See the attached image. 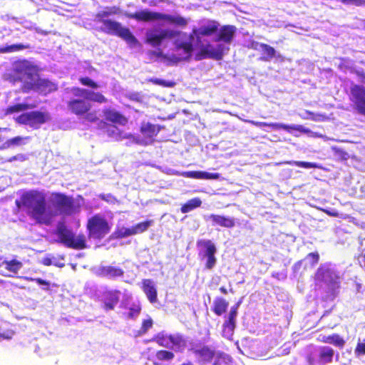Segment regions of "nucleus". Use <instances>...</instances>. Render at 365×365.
I'll list each match as a JSON object with an SVG mask.
<instances>
[{
  "label": "nucleus",
  "mask_w": 365,
  "mask_h": 365,
  "mask_svg": "<svg viewBox=\"0 0 365 365\" xmlns=\"http://www.w3.org/2000/svg\"><path fill=\"white\" fill-rule=\"evenodd\" d=\"M19 209H24L27 215L37 224L50 225L53 215L48 210L46 194L38 190L24 192L15 202Z\"/></svg>",
  "instance_id": "f257e3e1"
},
{
  "label": "nucleus",
  "mask_w": 365,
  "mask_h": 365,
  "mask_svg": "<svg viewBox=\"0 0 365 365\" xmlns=\"http://www.w3.org/2000/svg\"><path fill=\"white\" fill-rule=\"evenodd\" d=\"M103 119L98 123V128L103 130L109 138L117 140L129 138L130 135H126L119 130L117 126H125L128 123V118L121 112L110 107H105L102 110Z\"/></svg>",
  "instance_id": "f03ea898"
},
{
  "label": "nucleus",
  "mask_w": 365,
  "mask_h": 365,
  "mask_svg": "<svg viewBox=\"0 0 365 365\" xmlns=\"http://www.w3.org/2000/svg\"><path fill=\"white\" fill-rule=\"evenodd\" d=\"M55 235L57 236L56 241L68 248L81 250L87 247L85 235L80 233L76 235L64 222H59L57 225Z\"/></svg>",
  "instance_id": "7ed1b4c3"
},
{
  "label": "nucleus",
  "mask_w": 365,
  "mask_h": 365,
  "mask_svg": "<svg viewBox=\"0 0 365 365\" xmlns=\"http://www.w3.org/2000/svg\"><path fill=\"white\" fill-rule=\"evenodd\" d=\"M125 16L137 21L150 22L154 21H165L171 24L180 26H185L187 24V20L181 16H173L167 14L150 11L148 9L126 14Z\"/></svg>",
  "instance_id": "20e7f679"
},
{
  "label": "nucleus",
  "mask_w": 365,
  "mask_h": 365,
  "mask_svg": "<svg viewBox=\"0 0 365 365\" xmlns=\"http://www.w3.org/2000/svg\"><path fill=\"white\" fill-rule=\"evenodd\" d=\"M86 230L89 239L101 240L110 233L111 225L103 215L95 214L88 219Z\"/></svg>",
  "instance_id": "39448f33"
},
{
  "label": "nucleus",
  "mask_w": 365,
  "mask_h": 365,
  "mask_svg": "<svg viewBox=\"0 0 365 365\" xmlns=\"http://www.w3.org/2000/svg\"><path fill=\"white\" fill-rule=\"evenodd\" d=\"M91 104L82 98H71L67 102V108L72 113L84 119L89 123H96L99 118L95 111L91 112Z\"/></svg>",
  "instance_id": "423d86ee"
},
{
  "label": "nucleus",
  "mask_w": 365,
  "mask_h": 365,
  "mask_svg": "<svg viewBox=\"0 0 365 365\" xmlns=\"http://www.w3.org/2000/svg\"><path fill=\"white\" fill-rule=\"evenodd\" d=\"M101 23L103 25L102 30L105 33L121 38L130 46H135L138 43V39L130 29L122 26L120 23L111 19L103 21Z\"/></svg>",
  "instance_id": "0eeeda50"
},
{
  "label": "nucleus",
  "mask_w": 365,
  "mask_h": 365,
  "mask_svg": "<svg viewBox=\"0 0 365 365\" xmlns=\"http://www.w3.org/2000/svg\"><path fill=\"white\" fill-rule=\"evenodd\" d=\"M53 205L60 215L71 216L79 211L73 198L61 192H52Z\"/></svg>",
  "instance_id": "6e6552de"
},
{
  "label": "nucleus",
  "mask_w": 365,
  "mask_h": 365,
  "mask_svg": "<svg viewBox=\"0 0 365 365\" xmlns=\"http://www.w3.org/2000/svg\"><path fill=\"white\" fill-rule=\"evenodd\" d=\"M51 116L48 112L34 110L24 113L16 118V122L21 125H26L34 129H38L41 125L50 120Z\"/></svg>",
  "instance_id": "1a4fd4ad"
},
{
  "label": "nucleus",
  "mask_w": 365,
  "mask_h": 365,
  "mask_svg": "<svg viewBox=\"0 0 365 365\" xmlns=\"http://www.w3.org/2000/svg\"><path fill=\"white\" fill-rule=\"evenodd\" d=\"M23 93H27L36 91L40 94L46 96L58 90V85L46 78H37L34 82H24L21 86Z\"/></svg>",
  "instance_id": "9d476101"
},
{
  "label": "nucleus",
  "mask_w": 365,
  "mask_h": 365,
  "mask_svg": "<svg viewBox=\"0 0 365 365\" xmlns=\"http://www.w3.org/2000/svg\"><path fill=\"white\" fill-rule=\"evenodd\" d=\"M34 66L27 60H19L14 63L11 73L8 75L7 80L15 83L22 81L24 76H32Z\"/></svg>",
  "instance_id": "9b49d317"
},
{
  "label": "nucleus",
  "mask_w": 365,
  "mask_h": 365,
  "mask_svg": "<svg viewBox=\"0 0 365 365\" xmlns=\"http://www.w3.org/2000/svg\"><path fill=\"white\" fill-rule=\"evenodd\" d=\"M189 351L195 356L200 364L210 363L215 357V350L200 341L192 344Z\"/></svg>",
  "instance_id": "f8f14e48"
},
{
  "label": "nucleus",
  "mask_w": 365,
  "mask_h": 365,
  "mask_svg": "<svg viewBox=\"0 0 365 365\" xmlns=\"http://www.w3.org/2000/svg\"><path fill=\"white\" fill-rule=\"evenodd\" d=\"M241 304V302H237L233 305L228 313V315L225 317V322L222 326V336L227 339H232L234 335L235 329L236 328V320L238 314V308Z\"/></svg>",
  "instance_id": "ddd939ff"
},
{
  "label": "nucleus",
  "mask_w": 365,
  "mask_h": 365,
  "mask_svg": "<svg viewBox=\"0 0 365 365\" xmlns=\"http://www.w3.org/2000/svg\"><path fill=\"white\" fill-rule=\"evenodd\" d=\"M176 36V32L169 29L149 30L145 34V42L156 47L162 44L164 40L172 38Z\"/></svg>",
  "instance_id": "4468645a"
},
{
  "label": "nucleus",
  "mask_w": 365,
  "mask_h": 365,
  "mask_svg": "<svg viewBox=\"0 0 365 365\" xmlns=\"http://www.w3.org/2000/svg\"><path fill=\"white\" fill-rule=\"evenodd\" d=\"M350 101L353 103L354 109L360 115L365 116V87L354 85L350 88Z\"/></svg>",
  "instance_id": "2eb2a0df"
},
{
  "label": "nucleus",
  "mask_w": 365,
  "mask_h": 365,
  "mask_svg": "<svg viewBox=\"0 0 365 365\" xmlns=\"http://www.w3.org/2000/svg\"><path fill=\"white\" fill-rule=\"evenodd\" d=\"M225 47L222 44H218L214 47L210 43L202 45L199 53H197V60L211 58L217 61L222 60L224 56Z\"/></svg>",
  "instance_id": "dca6fc26"
},
{
  "label": "nucleus",
  "mask_w": 365,
  "mask_h": 365,
  "mask_svg": "<svg viewBox=\"0 0 365 365\" xmlns=\"http://www.w3.org/2000/svg\"><path fill=\"white\" fill-rule=\"evenodd\" d=\"M198 247L202 246L205 247L204 257L207 258L205 263V268L207 269H212L217 262V259L215 256L217 249L215 244L211 240H198L197 242Z\"/></svg>",
  "instance_id": "f3484780"
},
{
  "label": "nucleus",
  "mask_w": 365,
  "mask_h": 365,
  "mask_svg": "<svg viewBox=\"0 0 365 365\" xmlns=\"http://www.w3.org/2000/svg\"><path fill=\"white\" fill-rule=\"evenodd\" d=\"M160 130L161 127L158 125L152 124L149 122H143L140 127L143 141L145 144L153 143L155 137Z\"/></svg>",
  "instance_id": "a211bd4d"
},
{
  "label": "nucleus",
  "mask_w": 365,
  "mask_h": 365,
  "mask_svg": "<svg viewBox=\"0 0 365 365\" xmlns=\"http://www.w3.org/2000/svg\"><path fill=\"white\" fill-rule=\"evenodd\" d=\"M220 27V24L215 20H209L206 25L202 26L198 29L192 30V34L195 35L197 40L202 36H210L215 34Z\"/></svg>",
  "instance_id": "6ab92c4d"
},
{
  "label": "nucleus",
  "mask_w": 365,
  "mask_h": 365,
  "mask_svg": "<svg viewBox=\"0 0 365 365\" xmlns=\"http://www.w3.org/2000/svg\"><path fill=\"white\" fill-rule=\"evenodd\" d=\"M141 289L151 304L158 301V289L154 282L150 279H144L141 282Z\"/></svg>",
  "instance_id": "aec40b11"
},
{
  "label": "nucleus",
  "mask_w": 365,
  "mask_h": 365,
  "mask_svg": "<svg viewBox=\"0 0 365 365\" xmlns=\"http://www.w3.org/2000/svg\"><path fill=\"white\" fill-rule=\"evenodd\" d=\"M208 217L211 220L212 226L231 229L236 225L234 217L216 214H211Z\"/></svg>",
  "instance_id": "412c9836"
},
{
  "label": "nucleus",
  "mask_w": 365,
  "mask_h": 365,
  "mask_svg": "<svg viewBox=\"0 0 365 365\" xmlns=\"http://www.w3.org/2000/svg\"><path fill=\"white\" fill-rule=\"evenodd\" d=\"M120 291L107 290L103 293V308L106 311L113 310L119 302Z\"/></svg>",
  "instance_id": "4be33fe9"
},
{
  "label": "nucleus",
  "mask_w": 365,
  "mask_h": 365,
  "mask_svg": "<svg viewBox=\"0 0 365 365\" xmlns=\"http://www.w3.org/2000/svg\"><path fill=\"white\" fill-rule=\"evenodd\" d=\"M218 31V34L215 38V41L230 43L236 33V27L232 25H224L220 28L219 27Z\"/></svg>",
  "instance_id": "5701e85b"
},
{
  "label": "nucleus",
  "mask_w": 365,
  "mask_h": 365,
  "mask_svg": "<svg viewBox=\"0 0 365 365\" xmlns=\"http://www.w3.org/2000/svg\"><path fill=\"white\" fill-rule=\"evenodd\" d=\"M169 344L168 348H170L175 351H182L187 346V340L182 334H170Z\"/></svg>",
  "instance_id": "b1692460"
},
{
  "label": "nucleus",
  "mask_w": 365,
  "mask_h": 365,
  "mask_svg": "<svg viewBox=\"0 0 365 365\" xmlns=\"http://www.w3.org/2000/svg\"><path fill=\"white\" fill-rule=\"evenodd\" d=\"M183 176L193 179L217 180L220 178L219 173H210L205 171H187Z\"/></svg>",
  "instance_id": "393cba45"
},
{
  "label": "nucleus",
  "mask_w": 365,
  "mask_h": 365,
  "mask_svg": "<svg viewBox=\"0 0 365 365\" xmlns=\"http://www.w3.org/2000/svg\"><path fill=\"white\" fill-rule=\"evenodd\" d=\"M334 351L329 346H322L319 349L318 360L322 364L331 363L333 360Z\"/></svg>",
  "instance_id": "a878e982"
},
{
  "label": "nucleus",
  "mask_w": 365,
  "mask_h": 365,
  "mask_svg": "<svg viewBox=\"0 0 365 365\" xmlns=\"http://www.w3.org/2000/svg\"><path fill=\"white\" fill-rule=\"evenodd\" d=\"M251 123L257 127L267 126V127H269L274 130L284 129L286 130H289V129H294V130H297L299 131L302 130V126H298V127L295 128V127H290V126H289L287 125H284V124L275 123L259 122V121H251Z\"/></svg>",
  "instance_id": "bb28decb"
},
{
  "label": "nucleus",
  "mask_w": 365,
  "mask_h": 365,
  "mask_svg": "<svg viewBox=\"0 0 365 365\" xmlns=\"http://www.w3.org/2000/svg\"><path fill=\"white\" fill-rule=\"evenodd\" d=\"M319 341L323 343L331 344L337 347L343 348L345 344V341L338 334H333L328 336H321Z\"/></svg>",
  "instance_id": "cd10ccee"
},
{
  "label": "nucleus",
  "mask_w": 365,
  "mask_h": 365,
  "mask_svg": "<svg viewBox=\"0 0 365 365\" xmlns=\"http://www.w3.org/2000/svg\"><path fill=\"white\" fill-rule=\"evenodd\" d=\"M229 302L222 297L216 298L213 302L212 310L217 316H221L227 310Z\"/></svg>",
  "instance_id": "c85d7f7f"
},
{
  "label": "nucleus",
  "mask_w": 365,
  "mask_h": 365,
  "mask_svg": "<svg viewBox=\"0 0 365 365\" xmlns=\"http://www.w3.org/2000/svg\"><path fill=\"white\" fill-rule=\"evenodd\" d=\"M36 107L34 104L17 103L8 106L4 111L6 115H11L15 113H19L29 109H33Z\"/></svg>",
  "instance_id": "c756f323"
},
{
  "label": "nucleus",
  "mask_w": 365,
  "mask_h": 365,
  "mask_svg": "<svg viewBox=\"0 0 365 365\" xmlns=\"http://www.w3.org/2000/svg\"><path fill=\"white\" fill-rule=\"evenodd\" d=\"M202 201L199 197H194L187 200L185 203L182 205L180 211L182 213H187L195 208L200 207Z\"/></svg>",
  "instance_id": "7c9ffc66"
},
{
  "label": "nucleus",
  "mask_w": 365,
  "mask_h": 365,
  "mask_svg": "<svg viewBox=\"0 0 365 365\" xmlns=\"http://www.w3.org/2000/svg\"><path fill=\"white\" fill-rule=\"evenodd\" d=\"M193 38H194L193 34H191L189 36L190 41L177 43L175 46L176 49H178V50L182 49L187 58L190 57L192 52L193 51V49H194L193 44L192 42Z\"/></svg>",
  "instance_id": "2f4dec72"
},
{
  "label": "nucleus",
  "mask_w": 365,
  "mask_h": 365,
  "mask_svg": "<svg viewBox=\"0 0 365 365\" xmlns=\"http://www.w3.org/2000/svg\"><path fill=\"white\" fill-rule=\"evenodd\" d=\"M213 365H230L232 362V357L224 352H215Z\"/></svg>",
  "instance_id": "473e14b6"
},
{
  "label": "nucleus",
  "mask_w": 365,
  "mask_h": 365,
  "mask_svg": "<svg viewBox=\"0 0 365 365\" xmlns=\"http://www.w3.org/2000/svg\"><path fill=\"white\" fill-rule=\"evenodd\" d=\"M175 354L171 351L168 350H159L155 353V359L158 361H153L154 365H160V361H171L174 359Z\"/></svg>",
  "instance_id": "72a5a7b5"
},
{
  "label": "nucleus",
  "mask_w": 365,
  "mask_h": 365,
  "mask_svg": "<svg viewBox=\"0 0 365 365\" xmlns=\"http://www.w3.org/2000/svg\"><path fill=\"white\" fill-rule=\"evenodd\" d=\"M29 48L30 46L29 44L16 43L0 47V53H14Z\"/></svg>",
  "instance_id": "f704fd0d"
},
{
  "label": "nucleus",
  "mask_w": 365,
  "mask_h": 365,
  "mask_svg": "<svg viewBox=\"0 0 365 365\" xmlns=\"http://www.w3.org/2000/svg\"><path fill=\"white\" fill-rule=\"evenodd\" d=\"M170 334H168L164 331L158 333L153 338V341H155L159 346L168 348Z\"/></svg>",
  "instance_id": "c9c22d12"
},
{
  "label": "nucleus",
  "mask_w": 365,
  "mask_h": 365,
  "mask_svg": "<svg viewBox=\"0 0 365 365\" xmlns=\"http://www.w3.org/2000/svg\"><path fill=\"white\" fill-rule=\"evenodd\" d=\"M102 272L104 275L110 277H118L123 275L124 272L122 269L113 266L103 267Z\"/></svg>",
  "instance_id": "e433bc0d"
},
{
  "label": "nucleus",
  "mask_w": 365,
  "mask_h": 365,
  "mask_svg": "<svg viewBox=\"0 0 365 365\" xmlns=\"http://www.w3.org/2000/svg\"><path fill=\"white\" fill-rule=\"evenodd\" d=\"M134 235L132 227L121 228L115 230L110 235V239H122L128 236Z\"/></svg>",
  "instance_id": "4c0bfd02"
},
{
  "label": "nucleus",
  "mask_w": 365,
  "mask_h": 365,
  "mask_svg": "<svg viewBox=\"0 0 365 365\" xmlns=\"http://www.w3.org/2000/svg\"><path fill=\"white\" fill-rule=\"evenodd\" d=\"M256 45L259 46V47L263 50V51L266 54L265 57L261 58L262 60L268 61L269 59H271L276 56V51L271 46H269L267 43H257Z\"/></svg>",
  "instance_id": "58836bf2"
},
{
  "label": "nucleus",
  "mask_w": 365,
  "mask_h": 365,
  "mask_svg": "<svg viewBox=\"0 0 365 365\" xmlns=\"http://www.w3.org/2000/svg\"><path fill=\"white\" fill-rule=\"evenodd\" d=\"M29 137H21V136H16L14 138L8 139L4 144H3V148H9L12 146H19L21 145H24V140L29 139Z\"/></svg>",
  "instance_id": "ea45409f"
},
{
  "label": "nucleus",
  "mask_w": 365,
  "mask_h": 365,
  "mask_svg": "<svg viewBox=\"0 0 365 365\" xmlns=\"http://www.w3.org/2000/svg\"><path fill=\"white\" fill-rule=\"evenodd\" d=\"M2 264H5V268L14 274L17 273L22 267V263L16 259L10 261L5 260L3 262Z\"/></svg>",
  "instance_id": "a19ab883"
},
{
  "label": "nucleus",
  "mask_w": 365,
  "mask_h": 365,
  "mask_svg": "<svg viewBox=\"0 0 365 365\" xmlns=\"http://www.w3.org/2000/svg\"><path fill=\"white\" fill-rule=\"evenodd\" d=\"M142 307L139 302L133 303L129 308V312L127 314H124L125 317L128 319H135L141 312Z\"/></svg>",
  "instance_id": "79ce46f5"
},
{
  "label": "nucleus",
  "mask_w": 365,
  "mask_h": 365,
  "mask_svg": "<svg viewBox=\"0 0 365 365\" xmlns=\"http://www.w3.org/2000/svg\"><path fill=\"white\" fill-rule=\"evenodd\" d=\"M152 224L153 220H146L135 225L132 227L133 232H134V235L146 231Z\"/></svg>",
  "instance_id": "37998d69"
},
{
  "label": "nucleus",
  "mask_w": 365,
  "mask_h": 365,
  "mask_svg": "<svg viewBox=\"0 0 365 365\" xmlns=\"http://www.w3.org/2000/svg\"><path fill=\"white\" fill-rule=\"evenodd\" d=\"M91 101L98 103H106L108 99L100 92L90 91L88 93Z\"/></svg>",
  "instance_id": "c03bdc74"
},
{
  "label": "nucleus",
  "mask_w": 365,
  "mask_h": 365,
  "mask_svg": "<svg viewBox=\"0 0 365 365\" xmlns=\"http://www.w3.org/2000/svg\"><path fill=\"white\" fill-rule=\"evenodd\" d=\"M153 321L149 317L142 321L141 327L138 331V335L141 336L147 333V331L153 327Z\"/></svg>",
  "instance_id": "a18cd8bd"
},
{
  "label": "nucleus",
  "mask_w": 365,
  "mask_h": 365,
  "mask_svg": "<svg viewBox=\"0 0 365 365\" xmlns=\"http://www.w3.org/2000/svg\"><path fill=\"white\" fill-rule=\"evenodd\" d=\"M331 270L327 268H324V267L321 266L319 267L316 273H315V277L317 280L323 281L325 279V277L328 275H330Z\"/></svg>",
  "instance_id": "49530a36"
},
{
  "label": "nucleus",
  "mask_w": 365,
  "mask_h": 365,
  "mask_svg": "<svg viewBox=\"0 0 365 365\" xmlns=\"http://www.w3.org/2000/svg\"><path fill=\"white\" fill-rule=\"evenodd\" d=\"M149 81L155 85H158L167 88H172L175 86V83L174 81H168L159 78H151L149 80Z\"/></svg>",
  "instance_id": "de8ad7c7"
},
{
  "label": "nucleus",
  "mask_w": 365,
  "mask_h": 365,
  "mask_svg": "<svg viewBox=\"0 0 365 365\" xmlns=\"http://www.w3.org/2000/svg\"><path fill=\"white\" fill-rule=\"evenodd\" d=\"M25 279L26 281H29V282H36L37 284H38L39 285H43V286H45L43 289L44 290H46V291H48L50 290V285H51V283L50 282L48 281H46L45 279H43L41 278H33V277H25Z\"/></svg>",
  "instance_id": "09e8293b"
},
{
  "label": "nucleus",
  "mask_w": 365,
  "mask_h": 365,
  "mask_svg": "<svg viewBox=\"0 0 365 365\" xmlns=\"http://www.w3.org/2000/svg\"><path fill=\"white\" fill-rule=\"evenodd\" d=\"M78 81L82 85L90 87L91 88H98V85L89 77H81Z\"/></svg>",
  "instance_id": "8fccbe9b"
},
{
  "label": "nucleus",
  "mask_w": 365,
  "mask_h": 365,
  "mask_svg": "<svg viewBox=\"0 0 365 365\" xmlns=\"http://www.w3.org/2000/svg\"><path fill=\"white\" fill-rule=\"evenodd\" d=\"M294 165L303 168H317L318 165L314 163L304 162V161H294Z\"/></svg>",
  "instance_id": "3c124183"
},
{
  "label": "nucleus",
  "mask_w": 365,
  "mask_h": 365,
  "mask_svg": "<svg viewBox=\"0 0 365 365\" xmlns=\"http://www.w3.org/2000/svg\"><path fill=\"white\" fill-rule=\"evenodd\" d=\"M306 259H310V264L314 266L319 260V255L317 252H310L307 255Z\"/></svg>",
  "instance_id": "603ef678"
},
{
  "label": "nucleus",
  "mask_w": 365,
  "mask_h": 365,
  "mask_svg": "<svg viewBox=\"0 0 365 365\" xmlns=\"http://www.w3.org/2000/svg\"><path fill=\"white\" fill-rule=\"evenodd\" d=\"M354 352L356 355H365V339L364 342H359L355 348Z\"/></svg>",
  "instance_id": "864d4df0"
},
{
  "label": "nucleus",
  "mask_w": 365,
  "mask_h": 365,
  "mask_svg": "<svg viewBox=\"0 0 365 365\" xmlns=\"http://www.w3.org/2000/svg\"><path fill=\"white\" fill-rule=\"evenodd\" d=\"M109 14L108 13V11L105 9L103 11H98L96 14V18L97 19L98 21L99 22H102L103 21H106L107 19L106 18H107L108 16H109Z\"/></svg>",
  "instance_id": "5fc2aeb1"
},
{
  "label": "nucleus",
  "mask_w": 365,
  "mask_h": 365,
  "mask_svg": "<svg viewBox=\"0 0 365 365\" xmlns=\"http://www.w3.org/2000/svg\"><path fill=\"white\" fill-rule=\"evenodd\" d=\"M71 91L76 96H82L88 93L86 89L79 87H73Z\"/></svg>",
  "instance_id": "6e6d98bb"
},
{
  "label": "nucleus",
  "mask_w": 365,
  "mask_h": 365,
  "mask_svg": "<svg viewBox=\"0 0 365 365\" xmlns=\"http://www.w3.org/2000/svg\"><path fill=\"white\" fill-rule=\"evenodd\" d=\"M106 9L110 16L119 15L122 12L120 7L115 6L106 7Z\"/></svg>",
  "instance_id": "4d7b16f0"
},
{
  "label": "nucleus",
  "mask_w": 365,
  "mask_h": 365,
  "mask_svg": "<svg viewBox=\"0 0 365 365\" xmlns=\"http://www.w3.org/2000/svg\"><path fill=\"white\" fill-rule=\"evenodd\" d=\"M42 264L45 266H50L52 264V260L51 258L45 257L42 259Z\"/></svg>",
  "instance_id": "13d9d810"
},
{
  "label": "nucleus",
  "mask_w": 365,
  "mask_h": 365,
  "mask_svg": "<svg viewBox=\"0 0 365 365\" xmlns=\"http://www.w3.org/2000/svg\"><path fill=\"white\" fill-rule=\"evenodd\" d=\"M336 153H339L344 160L347 159L348 154L346 152L339 149L336 150Z\"/></svg>",
  "instance_id": "bf43d9fd"
},
{
  "label": "nucleus",
  "mask_w": 365,
  "mask_h": 365,
  "mask_svg": "<svg viewBox=\"0 0 365 365\" xmlns=\"http://www.w3.org/2000/svg\"><path fill=\"white\" fill-rule=\"evenodd\" d=\"M219 289L223 294H227L228 293L227 289L225 287H221Z\"/></svg>",
  "instance_id": "052dcab7"
},
{
  "label": "nucleus",
  "mask_w": 365,
  "mask_h": 365,
  "mask_svg": "<svg viewBox=\"0 0 365 365\" xmlns=\"http://www.w3.org/2000/svg\"><path fill=\"white\" fill-rule=\"evenodd\" d=\"M357 0H341V2L344 4H349L356 1Z\"/></svg>",
  "instance_id": "680f3d73"
},
{
  "label": "nucleus",
  "mask_w": 365,
  "mask_h": 365,
  "mask_svg": "<svg viewBox=\"0 0 365 365\" xmlns=\"http://www.w3.org/2000/svg\"><path fill=\"white\" fill-rule=\"evenodd\" d=\"M180 365H194L192 362L191 361H187V362H184L182 363V364Z\"/></svg>",
  "instance_id": "e2e57ef3"
},
{
  "label": "nucleus",
  "mask_w": 365,
  "mask_h": 365,
  "mask_svg": "<svg viewBox=\"0 0 365 365\" xmlns=\"http://www.w3.org/2000/svg\"><path fill=\"white\" fill-rule=\"evenodd\" d=\"M101 199L108 201V200L106 198V196L104 195H101Z\"/></svg>",
  "instance_id": "0e129e2a"
},
{
  "label": "nucleus",
  "mask_w": 365,
  "mask_h": 365,
  "mask_svg": "<svg viewBox=\"0 0 365 365\" xmlns=\"http://www.w3.org/2000/svg\"><path fill=\"white\" fill-rule=\"evenodd\" d=\"M17 160V157H16V156H14V157H12V158L9 160V161H13V160Z\"/></svg>",
  "instance_id": "69168bd1"
},
{
  "label": "nucleus",
  "mask_w": 365,
  "mask_h": 365,
  "mask_svg": "<svg viewBox=\"0 0 365 365\" xmlns=\"http://www.w3.org/2000/svg\"><path fill=\"white\" fill-rule=\"evenodd\" d=\"M307 113L309 115H314V113L311 111H307Z\"/></svg>",
  "instance_id": "338daca9"
},
{
  "label": "nucleus",
  "mask_w": 365,
  "mask_h": 365,
  "mask_svg": "<svg viewBox=\"0 0 365 365\" xmlns=\"http://www.w3.org/2000/svg\"><path fill=\"white\" fill-rule=\"evenodd\" d=\"M277 58H282V56H281V55H279V54H278V55L277 56Z\"/></svg>",
  "instance_id": "774afa93"
}]
</instances>
